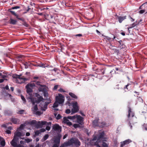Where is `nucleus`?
I'll list each match as a JSON object with an SVG mask.
<instances>
[{
	"label": "nucleus",
	"instance_id": "nucleus-46",
	"mask_svg": "<svg viewBox=\"0 0 147 147\" xmlns=\"http://www.w3.org/2000/svg\"><path fill=\"white\" fill-rule=\"evenodd\" d=\"M20 8V7L18 6H15V7H12L11 8V9H17Z\"/></svg>",
	"mask_w": 147,
	"mask_h": 147
},
{
	"label": "nucleus",
	"instance_id": "nucleus-13",
	"mask_svg": "<svg viewBox=\"0 0 147 147\" xmlns=\"http://www.w3.org/2000/svg\"><path fill=\"white\" fill-rule=\"evenodd\" d=\"M18 140L17 139L13 137V139L10 142L11 145L14 147H17L18 144H17V142Z\"/></svg>",
	"mask_w": 147,
	"mask_h": 147
},
{
	"label": "nucleus",
	"instance_id": "nucleus-4",
	"mask_svg": "<svg viewBox=\"0 0 147 147\" xmlns=\"http://www.w3.org/2000/svg\"><path fill=\"white\" fill-rule=\"evenodd\" d=\"M26 88L27 89V93L30 96L27 97V99L28 100H30V101L31 102H32L33 104H34V103L36 102H37V101L36 100H35V101H34V98H32V94H31L32 92V89L28 87L27 86V85L26 86Z\"/></svg>",
	"mask_w": 147,
	"mask_h": 147
},
{
	"label": "nucleus",
	"instance_id": "nucleus-1",
	"mask_svg": "<svg viewBox=\"0 0 147 147\" xmlns=\"http://www.w3.org/2000/svg\"><path fill=\"white\" fill-rule=\"evenodd\" d=\"M80 144V142L77 139L72 138L68 141L64 142L60 147H67V146L74 145L78 147Z\"/></svg>",
	"mask_w": 147,
	"mask_h": 147
},
{
	"label": "nucleus",
	"instance_id": "nucleus-5",
	"mask_svg": "<svg viewBox=\"0 0 147 147\" xmlns=\"http://www.w3.org/2000/svg\"><path fill=\"white\" fill-rule=\"evenodd\" d=\"M56 100L57 101L59 104H63L64 102V97L61 94H59L56 97Z\"/></svg>",
	"mask_w": 147,
	"mask_h": 147
},
{
	"label": "nucleus",
	"instance_id": "nucleus-38",
	"mask_svg": "<svg viewBox=\"0 0 147 147\" xmlns=\"http://www.w3.org/2000/svg\"><path fill=\"white\" fill-rule=\"evenodd\" d=\"M25 126L24 124H21L20 125V127L18 128V130H20V129H23V128Z\"/></svg>",
	"mask_w": 147,
	"mask_h": 147
},
{
	"label": "nucleus",
	"instance_id": "nucleus-26",
	"mask_svg": "<svg viewBox=\"0 0 147 147\" xmlns=\"http://www.w3.org/2000/svg\"><path fill=\"white\" fill-rule=\"evenodd\" d=\"M69 94L72 97L74 98H77V97L74 94V93L70 92L69 93Z\"/></svg>",
	"mask_w": 147,
	"mask_h": 147
},
{
	"label": "nucleus",
	"instance_id": "nucleus-14",
	"mask_svg": "<svg viewBox=\"0 0 147 147\" xmlns=\"http://www.w3.org/2000/svg\"><path fill=\"white\" fill-rule=\"evenodd\" d=\"M46 88L45 86L44 85H40L38 87L39 91L42 92L46 90Z\"/></svg>",
	"mask_w": 147,
	"mask_h": 147
},
{
	"label": "nucleus",
	"instance_id": "nucleus-60",
	"mask_svg": "<svg viewBox=\"0 0 147 147\" xmlns=\"http://www.w3.org/2000/svg\"><path fill=\"white\" fill-rule=\"evenodd\" d=\"M67 134H65L63 137V139H65L67 137Z\"/></svg>",
	"mask_w": 147,
	"mask_h": 147
},
{
	"label": "nucleus",
	"instance_id": "nucleus-8",
	"mask_svg": "<svg viewBox=\"0 0 147 147\" xmlns=\"http://www.w3.org/2000/svg\"><path fill=\"white\" fill-rule=\"evenodd\" d=\"M50 102H42V103L40 105V106L41 107V109L43 111H45L47 109L48 105L49 103Z\"/></svg>",
	"mask_w": 147,
	"mask_h": 147
},
{
	"label": "nucleus",
	"instance_id": "nucleus-41",
	"mask_svg": "<svg viewBox=\"0 0 147 147\" xmlns=\"http://www.w3.org/2000/svg\"><path fill=\"white\" fill-rule=\"evenodd\" d=\"M21 97L22 99L24 101V103H25L26 102V99L22 95H21Z\"/></svg>",
	"mask_w": 147,
	"mask_h": 147
},
{
	"label": "nucleus",
	"instance_id": "nucleus-27",
	"mask_svg": "<svg viewBox=\"0 0 147 147\" xmlns=\"http://www.w3.org/2000/svg\"><path fill=\"white\" fill-rule=\"evenodd\" d=\"M35 86V84L34 83L29 84L27 85V87L29 86V87L31 88L32 89Z\"/></svg>",
	"mask_w": 147,
	"mask_h": 147
},
{
	"label": "nucleus",
	"instance_id": "nucleus-62",
	"mask_svg": "<svg viewBox=\"0 0 147 147\" xmlns=\"http://www.w3.org/2000/svg\"><path fill=\"white\" fill-rule=\"evenodd\" d=\"M35 96L36 97H38V96H39L40 95H39V94H38L36 93L35 94Z\"/></svg>",
	"mask_w": 147,
	"mask_h": 147
},
{
	"label": "nucleus",
	"instance_id": "nucleus-50",
	"mask_svg": "<svg viewBox=\"0 0 147 147\" xmlns=\"http://www.w3.org/2000/svg\"><path fill=\"white\" fill-rule=\"evenodd\" d=\"M40 66L42 67H45V64H42L40 65Z\"/></svg>",
	"mask_w": 147,
	"mask_h": 147
},
{
	"label": "nucleus",
	"instance_id": "nucleus-24",
	"mask_svg": "<svg viewBox=\"0 0 147 147\" xmlns=\"http://www.w3.org/2000/svg\"><path fill=\"white\" fill-rule=\"evenodd\" d=\"M17 22V21L16 20L13 19H10V23L11 24H15Z\"/></svg>",
	"mask_w": 147,
	"mask_h": 147
},
{
	"label": "nucleus",
	"instance_id": "nucleus-3",
	"mask_svg": "<svg viewBox=\"0 0 147 147\" xmlns=\"http://www.w3.org/2000/svg\"><path fill=\"white\" fill-rule=\"evenodd\" d=\"M36 100L37 101V102H35L34 104H33H33V105H34L33 107L32 108V111L33 113H35L36 111H37L38 110V108L37 107V105L36 104L35 105V103H38L39 102H40L44 100L43 98L41 96L39 97L38 98H34V101H35V100Z\"/></svg>",
	"mask_w": 147,
	"mask_h": 147
},
{
	"label": "nucleus",
	"instance_id": "nucleus-61",
	"mask_svg": "<svg viewBox=\"0 0 147 147\" xmlns=\"http://www.w3.org/2000/svg\"><path fill=\"white\" fill-rule=\"evenodd\" d=\"M4 80L3 79H0V83L3 82Z\"/></svg>",
	"mask_w": 147,
	"mask_h": 147
},
{
	"label": "nucleus",
	"instance_id": "nucleus-28",
	"mask_svg": "<svg viewBox=\"0 0 147 147\" xmlns=\"http://www.w3.org/2000/svg\"><path fill=\"white\" fill-rule=\"evenodd\" d=\"M136 25V23L134 22L130 26L128 27V29L132 28L135 27Z\"/></svg>",
	"mask_w": 147,
	"mask_h": 147
},
{
	"label": "nucleus",
	"instance_id": "nucleus-44",
	"mask_svg": "<svg viewBox=\"0 0 147 147\" xmlns=\"http://www.w3.org/2000/svg\"><path fill=\"white\" fill-rule=\"evenodd\" d=\"M59 144L55 143L54 145L52 147H58L59 146Z\"/></svg>",
	"mask_w": 147,
	"mask_h": 147
},
{
	"label": "nucleus",
	"instance_id": "nucleus-32",
	"mask_svg": "<svg viewBox=\"0 0 147 147\" xmlns=\"http://www.w3.org/2000/svg\"><path fill=\"white\" fill-rule=\"evenodd\" d=\"M58 104H59L58 102L56 100L55 102L53 104V107L54 108H55L57 107L58 106Z\"/></svg>",
	"mask_w": 147,
	"mask_h": 147
},
{
	"label": "nucleus",
	"instance_id": "nucleus-59",
	"mask_svg": "<svg viewBox=\"0 0 147 147\" xmlns=\"http://www.w3.org/2000/svg\"><path fill=\"white\" fill-rule=\"evenodd\" d=\"M5 88L6 90H8L9 89L8 86V85H7L5 87Z\"/></svg>",
	"mask_w": 147,
	"mask_h": 147
},
{
	"label": "nucleus",
	"instance_id": "nucleus-11",
	"mask_svg": "<svg viewBox=\"0 0 147 147\" xmlns=\"http://www.w3.org/2000/svg\"><path fill=\"white\" fill-rule=\"evenodd\" d=\"M53 129L55 131L60 132L61 131V127L58 124H55L53 127Z\"/></svg>",
	"mask_w": 147,
	"mask_h": 147
},
{
	"label": "nucleus",
	"instance_id": "nucleus-18",
	"mask_svg": "<svg viewBox=\"0 0 147 147\" xmlns=\"http://www.w3.org/2000/svg\"><path fill=\"white\" fill-rule=\"evenodd\" d=\"M140 9H147V3H143L139 7Z\"/></svg>",
	"mask_w": 147,
	"mask_h": 147
},
{
	"label": "nucleus",
	"instance_id": "nucleus-36",
	"mask_svg": "<svg viewBox=\"0 0 147 147\" xmlns=\"http://www.w3.org/2000/svg\"><path fill=\"white\" fill-rule=\"evenodd\" d=\"M55 116L57 119H59L61 118V117L59 114H58L57 115V114H55Z\"/></svg>",
	"mask_w": 147,
	"mask_h": 147
},
{
	"label": "nucleus",
	"instance_id": "nucleus-9",
	"mask_svg": "<svg viewBox=\"0 0 147 147\" xmlns=\"http://www.w3.org/2000/svg\"><path fill=\"white\" fill-rule=\"evenodd\" d=\"M76 122L78 123L79 124L82 125L83 123V118L80 115H76Z\"/></svg>",
	"mask_w": 147,
	"mask_h": 147
},
{
	"label": "nucleus",
	"instance_id": "nucleus-33",
	"mask_svg": "<svg viewBox=\"0 0 147 147\" xmlns=\"http://www.w3.org/2000/svg\"><path fill=\"white\" fill-rule=\"evenodd\" d=\"M42 113L40 111H37L35 113H34V114H36V115H40L41 114H42Z\"/></svg>",
	"mask_w": 147,
	"mask_h": 147
},
{
	"label": "nucleus",
	"instance_id": "nucleus-64",
	"mask_svg": "<svg viewBox=\"0 0 147 147\" xmlns=\"http://www.w3.org/2000/svg\"><path fill=\"white\" fill-rule=\"evenodd\" d=\"M121 34L123 36H125V33L124 32H121Z\"/></svg>",
	"mask_w": 147,
	"mask_h": 147
},
{
	"label": "nucleus",
	"instance_id": "nucleus-19",
	"mask_svg": "<svg viewBox=\"0 0 147 147\" xmlns=\"http://www.w3.org/2000/svg\"><path fill=\"white\" fill-rule=\"evenodd\" d=\"M11 121L13 123L15 124H17L19 123V120L16 118H13L11 119Z\"/></svg>",
	"mask_w": 147,
	"mask_h": 147
},
{
	"label": "nucleus",
	"instance_id": "nucleus-12",
	"mask_svg": "<svg viewBox=\"0 0 147 147\" xmlns=\"http://www.w3.org/2000/svg\"><path fill=\"white\" fill-rule=\"evenodd\" d=\"M63 122L64 123L66 124L67 125L70 126L72 125V123L69 121L67 118L66 117H64L63 118Z\"/></svg>",
	"mask_w": 147,
	"mask_h": 147
},
{
	"label": "nucleus",
	"instance_id": "nucleus-43",
	"mask_svg": "<svg viewBox=\"0 0 147 147\" xmlns=\"http://www.w3.org/2000/svg\"><path fill=\"white\" fill-rule=\"evenodd\" d=\"M1 78H3V79L4 80H7V79H6V78H7V76L5 75H2L1 76Z\"/></svg>",
	"mask_w": 147,
	"mask_h": 147
},
{
	"label": "nucleus",
	"instance_id": "nucleus-57",
	"mask_svg": "<svg viewBox=\"0 0 147 147\" xmlns=\"http://www.w3.org/2000/svg\"><path fill=\"white\" fill-rule=\"evenodd\" d=\"M30 135V133L29 132H27L26 133V136H29Z\"/></svg>",
	"mask_w": 147,
	"mask_h": 147
},
{
	"label": "nucleus",
	"instance_id": "nucleus-53",
	"mask_svg": "<svg viewBox=\"0 0 147 147\" xmlns=\"http://www.w3.org/2000/svg\"><path fill=\"white\" fill-rule=\"evenodd\" d=\"M6 132L8 134H10L11 133V131L9 130H7L6 131Z\"/></svg>",
	"mask_w": 147,
	"mask_h": 147
},
{
	"label": "nucleus",
	"instance_id": "nucleus-40",
	"mask_svg": "<svg viewBox=\"0 0 147 147\" xmlns=\"http://www.w3.org/2000/svg\"><path fill=\"white\" fill-rule=\"evenodd\" d=\"M80 124H75L73 125V127L75 128L77 127H80Z\"/></svg>",
	"mask_w": 147,
	"mask_h": 147
},
{
	"label": "nucleus",
	"instance_id": "nucleus-51",
	"mask_svg": "<svg viewBox=\"0 0 147 147\" xmlns=\"http://www.w3.org/2000/svg\"><path fill=\"white\" fill-rule=\"evenodd\" d=\"M40 132H43L45 131V130L44 129H40Z\"/></svg>",
	"mask_w": 147,
	"mask_h": 147
},
{
	"label": "nucleus",
	"instance_id": "nucleus-31",
	"mask_svg": "<svg viewBox=\"0 0 147 147\" xmlns=\"http://www.w3.org/2000/svg\"><path fill=\"white\" fill-rule=\"evenodd\" d=\"M42 93L43 94L45 97L46 98L48 96V94L46 90Z\"/></svg>",
	"mask_w": 147,
	"mask_h": 147
},
{
	"label": "nucleus",
	"instance_id": "nucleus-17",
	"mask_svg": "<svg viewBox=\"0 0 147 147\" xmlns=\"http://www.w3.org/2000/svg\"><path fill=\"white\" fill-rule=\"evenodd\" d=\"M117 17L118 19V21L120 23H121L122 22V21H123V20L126 19V16H125L123 17H121L117 16Z\"/></svg>",
	"mask_w": 147,
	"mask_h": 147
},
{
	"label": "nucleus",
	"instance_id": "nucleus-55",
	"mask_svg": "<svg viewBox=\"0 0 147 147\" xmlns=\"http://www.w3.org/2000/svg\"><path fill=\"white\" fill-rule=\"evenodd\" d=\"M36 84L38 85L37 87L39 86H40V85H41L40 84V82H36Z\"/></svg>",
	"mask_w": 147,
	"mask_h": 147
},
{
	"label": "nucleus",
	"instance_id": "nucleus-29",
	"mask_svg": "<svg viewBox=\"0 0 147 147\" xmlns=\"http://www.w3.org/2000/svg\"><path fill=\"white\" fill-rule=\"evenodd\" d=\"M145 12L147 13V9H142L139 11V13L140 14H142Z\"/></svg>",
	"mask_w": 147,
	"mask_h": 147
},
{
	"label": "nucleus",
	"instance_id": "nucleus-49",
	"mask_svg": "<svg viewBox=\"0 0 147 147\" xmlns=\"http://www.w3.org/2000/svg\"><path fill=\"white\" fill-rule=\"evenodd\" d=\"M58 86V85H56L53 88V90H56Z\"/></svg>",
	"mask_w": 147,
	"mask_h": 147
},
{
	"label": "nucleus",
	"instance_id": "nucleus-30",
	"mask_svg": "<svg viewBox=\"0 0 147 147\" xmlns=\"http://www.w3.org/2000/svg\"><path fill=\"white\" fill-rule=\"evenodd\" d=\"M122 41L121 40H120L119 41V45L118 46V47L121 49H122L123 48V47H122L123 45V44L121 43Z\"/></svg>",
	"mask_w": 147,
	"mask_h": 147
},
{
	"label": "nucleus",
	"instance_id": "nucleus-22",
	"mask_svg": "<svg viewBox=\"0 0 147 147\" xmlns=\"http://www.w3.org/2000/svg\"><path fill=\"white\" fill-rule=\"evenodd\" d=\"M67 117L68 119H70L74 122V120L76 119V115L73 116H68Z\"/></svg>",
	"mask_w": 147,
	"mask_h": 147
},
{
	"label": "nucleus",
	"instance_id": "nucleus-45",
	"mask_svg": "<svg viewBox=\"0 0 147 147\" xmlns=\"http://www.w3.org/2000/svg\"><path fill=\"white\" fill-rule=\"evenodd\" d=\"M71 112V111L69 109H67L66 110L65 113L67 114H69Z\"/></svg>",
	"mask_w": 147,
	"mask_h": 147
},
{
	"label": "nucleus",
	"instance_id": "nucleus-35",
	"mask_svg": "<svg viewBox=\"0 0 147 147\" xmlns=\"http://www.w3.org/2000/svg\"><path fill=\"white\" fill-rule=\"evenodd\" d=\"M24 65L25 66V68L26 69H27L28 67L30 65V64L29 63L26 62L24 63Z\"/></svg>",
	"mask_w": 147,
	"mask_h": 147
},
{
	"label": "nucleus",
	"instance_id": "nucleus-39",
	"mask_svg": "<svg viewBox=\"0 0 147 147\" xmlns=\"http://www.w3.org/2000/svg\"><path fill=\"white\" fill-rule=\"evenodd\" d=\"M32 140L31 139H30L29 138L26 139L25 140V141L27 143H28L31 142H32Z\"/></svg>",
	"mask_w": 147,
	"mask_h": 147
},
{
	"label": "nucleus",
	"instance_id": "nucleus-58",
	"mask_svg": "<svg viewBox=\"0 0 147 147\" xmlns=\"http://www.w3.org/2000/svg\"><path fill=\"white\" fill-rule=\"evenodd\" d=\"M129 18L130 19H131V22H133L135 20L134 19H133L130 16H129Z\"/></svg>",
	"mask_w": 147,
	"mask_h": 147
},
{
	"label": "nucleus",
	"instance_id": "nucleus-56",
	"mask_svg": "<svg viewBox=\"0 0 147 147\" xmlns=\"http://www.w3.org/2000/svg\"><path fill=\"white\" fill-rule=\"evenodd\" d=\"M82 34H76V35H75V36H79V37H80V36H82Z\"/></svg>",
	"mask_w": 147,
	"mask_h": 147
},
{
	"label": "nucleus",
	"instance_id": "nucleus-25",
	"mask_svg": "<svg viewBox=\"0 0 147 147\" xmlns=\"http://www.w3.org/2000/svg\"><path fill=\"white\" fill-rule=\"evenodd\" d=\"M49 136L48 134L45 135L42 139V141H44L46 140L49 138Z\"/></svg>",
	"mask_w": 147,
	"mask_h": 147
},
{
	"label": "nucleus",
	"instance_id": "nucleus-7",
	"mask_svg": "<svg viewBox=\"0 0 147 147\" xmlns=\"http://www.w3.org/2000/svg\"><path fill=\"white\" fill-rule=\"evenodd\" d=\"M73 108L71 110V114L77 112L78 111V104L77 102H75L73 103Z\"/></svg>",
	"mask_w": 147,
	"mask_h": 147
},
{
	"label": "nucleus",
	"instance_id": "nucleus-2",
	"mask_svg": "<svg viewBox=\"0 0 147 147\" xmlns=\"http://www.w3.org/2000/svg\"><path fill=\"white\" fill-rule=\"evenodd\" d=\"M12 77L13 81L18 83H22L27 80V79L24 77L21 74L19 75L16 74H13Z\"/></svg>",
	"mask_w": 147,
	"mask_h": 147
},
{
	"label": "nucleus",
	"instance_id": "nucleus-16",
	"mask_svg": "<svg viewBox=\"0 0 147 147\" xmlns=\"http://www.w3.org/2000/svg\"><path fill=\"white\" fill-rule=\"evenodd\" d=\"M46 122L45 121H42L41 122L39 121L38 122V124L36 125V127L37 128L41 127L42 125L46 124Z\"/></svg>",
	"mask_w": 147,
	"mask_h": 147
},
{
	"label": "nucleus",
	"instance_id": "nucleus-42",
	"mask_svg": "<svg viewBox=\"0 0 147 147\" xmlns=\"http://www.w3.org/2000/svg\"><path fill=\"white\" fill-rule=\"evenodd\" d=\"M35 134L36 136H38L41 133L40 131V130H37L35 132Z\"/></svg>",
	"mask_w": 147,
	"mask_h": 147
},
{
	"label": "nucleus",
	"instance_id": "nucleus-10",
	"mask_svg": "<svg viewBox=\"0 0 147 147\" xmlns=\"http://www.w3.org/2000/svg\"><path fill=\"white\" fill-rule=\"evenodd\" d=\"M24 135V133H21L17 131L15 133L13 137L18 140V137H20L21 136H23Z\"/></svg>",
	"mask_w": 147,
	"mask_h": 147
},
{
	"label": "nucleus",
	"instance_id": "nucleus-63",
	"mask_svg": "<svg viewBox=\"0 0 147 147\" xmlns=\"http://www.w3.org/2000/svg\"><path fill=\"white\" fill-rule=\"evenodd\" d=\"M129 85V84H127V85L125 86V88H126L127 89V87Z\"/></svg>",
	"mask_w": 147,
	"mask_h": 147
},
{
	"label": "nucleus",
	"instance_id": "nucleus-34",
	"mask_svg": "<svg viewBox=\"0 0 147 147\" xmlns=\"http://www.w3.org/2000/svg\"><path fill=\"white\" fill-rule=\"evenodd\" d=\"M5 143L4 140L3 139L1 142V145L2 146H4L5 145Z\"/></svg>",
	"mask_w": 147,
	"mask_h": 147
},
{
	"label": "nucleus",
	"instance_id": "nucleus-6",
	"mask_svg": "<svg viewBox=\"0 0 147 147\" xmlns=\"http://www.w3.org/2000/svg\"><path fill=\"white\" fill-rule=\"evenodd\" d=\"M92 123L93 125L94 126H98L99 127H103L105 125V122H103L100 123L99 122V121L97 120H94L93 121Z\"/></svg>",
	"mask_w": 147,
	"mask_h": 147
},
{
	"label": "nucleus",
	"instance_id": "nucleus-52",
	"mask_svg": "<svg viewBox=\"0 0 147 147\" xmlns=\"http://www.w3.org/2000/svg\"><path fill=\"white\" fill-rule=\"evenodd\" d=\"M10 12L13 15H14V16L16 15V13L14 11H10Z\"/></svg>",
	"mask_w": 147,
	"mask_h": 147
},
{
	"label": "nucleus",
	"instance_id": "nucleus-54",
	"mask_svg": "<svg viewBox=\"0 0 147 147\" xmlns=\"http://www.w3.org/2000/svg\"><path fill=\"white\" fill-rule=\"evenodd\" d=\"M46 129L47 130H49L50 129V127L47 126L46 128Z\"/></svg>",
	"mask_w": 147,
	"mask_h": 147
},
{
	"label": "nucleus",
	"instance_id": "nucleus-20",
	"mask_svg": "<svg viewBox=\"0 0 147 147\" xmlns=\"http://www.w3.org/2000/svg\"><path fill=\"white\" fill-rule=\"evenodd\" d=\"M25 143V141L21 140L20 141V144H18L17 147H24V145Z\"/></svg>",
	"mask_w": 147,
	"mask_h": 147
},
{
	"label": "nucleus",
	"instance_id": "nucleus-47",
	"mask_svg": "<svg viewBox=\"0 0 147 147\" xmlns=\"http://www.w3.org/2000/svg\"><path fill=\"white\" fill-rule=\"evenodd\" d=\"M36 121L35 120H32L31 121V123L32 124H35L36 123Z\"/></svg>",
	"mask_w": 147,
	"mask_h": 147
},
{
	"label": "nucleus",
	"instance_id": "nucleus-15",
	"mask_svg": "<svg viewBox=\"0 0 147 147\" xmlns=\"http://www.w3.org/2000/svg\"><path fill=\"white\" fill-rule=\"evenodd\" d=\"M132 141L130 139L126 140L121 142V147H123L125 145L129 144Z\"/></svg>",
	"mask_w": 147,
	"mask_h": 147
},
{
	"label": "nucleus",
	"instance_id": "nucleus-37",
	"mask_svg": "<svg viewBox=\"0 0 147 147\" xmlns=\"http://www.w3.org/2000/svg\"><path fill=\"white\" fill-rule=\"evenodd\" d=\"M24 110H20L18 111L17 113L19 114H22L24 113Z\"/></svg>",
	"mask_w": 147,
	"mask_h": 147
},
{
	"label": "nucleus",
	"instance_id": "nucleus-48",
	"mask_svg": "<svg viewBox=\"0 0 147 147\" xmlns=\"http://www.w3.org/2000/svg\"><path fill=\"white\" fill-rule=\"evenodd\" d=\"M59 91L60 92H65L63 89L61 88L59 90Z\"/></svg>",
	"mask_w": 147,
	"mask_h": 147
},
{
	"label": "nucleus",
	"instance_id": "nucleus-21",
	"mask_svg": "<svg viewBox=\"0 0 147 147\" xmlns=\"http://www.w3.org/2000/svg\"><path fill=\"white\" fill-rule=\"evenodd\" d=\"M131 110L130 108H129V110L128 115V117L129 118L130 117H133L134 115V114L133 112L131 111Z\"/></svg>",
	"mask_w": 147,
	"mask_h": 147
},
{
	"label": "nucleus",
	"instance_id": "nucleus-23",
	"mask_svg": "<svg viewBox=\"0 0 147 147\" xmlns=\"http://www.w3.org/2000/svg\"><path fill=\"white\" fill-rule=\"evenodd\" d=\"M53 141L55 143L59 144L60 142V138H55L54 139Z\"/></svg>",
	"mask_w": 147,
	"mask_h": 147
}]
</instances>
